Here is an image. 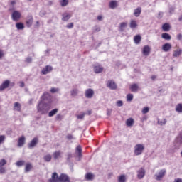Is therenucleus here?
Here are the masks:
<instances>
[{"instance_id":"nucleus-57","label":"nucleus","mask_w":182,"mask_h":182,"mask_svg":"<svg viewBox=\"0 0 182 182\" xmlns=\"http://www.w3.org/2000/svg\"><path fill=\"white\" fill-rule=\"evenodd\" d=\"M112 112H113V110L112 109H107V116H110L112 114Z\"/></svg>"},{"instance_id":"nucleus-62","label":"nucleus","mask_w":182,"mask_h":182,"mask_svg":"<svg viewBox=\"0 0 182 182\" xmlns=\"http://www.w3.org/2000/svg\"><path fill=\"white\" fill-rule=\"evenodd\" d=\"M67 139L68 140H72V139H73V136H72V134H68L67 135Z\"/></svg>"},{"instance_id":"nucleus-46","label":"nucleus","mask_w":182,"mask_h":182,"mask_svg":"<svg viewBox=\"0 0 182 182\" xmlns=\"http://www.w3.org/2000/svg\"><path fill=\"white\" fill-rule=\"evenodd\" d=\"M6 136L5 135H0V144H2L5 141Z\"/></svg>"},{"instance_id":"nucleus-10","label":"nucleus","mask_w":182,"mask_h":182,"mask_svg":"<svg viewBox=\"0 0 182 182\" xmlns=\"http://www.w3.org/2000/svg\"><path fill=\"white\" fill-rule=\"evenodd\" d=\"M92 66L95 73H102L103 72V66L99 64H95Z\"/></svg>"},{"instance_id":"nucleus-21","label":"nucleus","mask_w":182,"mask_h":182,"mask_svg":"<svg viewBox=\"0 0 182 182\" xmlns=\"http://www.w3.org/2000/svg\"><path fill=\"white\" fill-rule=\"evenodd\" d=\"M75 154L78 156L79 160H80V159H82V146H80V145L76 147Z\"/></svg>"},{"instance_id":"nucleus-5","label":"nucleus","mask_w":182,"mask_h":182,"mask_svg":"<svg viewBox=\"0 0 182 182\" xmlns=\"http://www.w3.org/2000/svg\"><path fill=\"white\" fill-rule=\"evenodd\" d=\"M164 176H166V169H161L159 173L154 175V178L156 181H160Z\"/></svg>"},{"instance_id":"nucleus-49","label":"nucleus","mask_w":182,"mask_h":182,"mask_svg":"<svg viewBox=\"0 0 182 182\" xmlns=\"http://www.w3.org/2000/svg\"><path fill=\"white\" fill-rule=\"evenodd\" d=\"M5 164H6V160L1 159L0 161V167H4V166H5Z\"/></svg>"},{"instance_id":"nucleus-32","label":"nucleus","mask_w":182,"mask_h":182,"mask_svg":"<svg viewBox=\"0 0 182 182\" xmlns=\"http://www.w3.org/2000/svg\"><path fill=\"white\" fill-rule=\"evenodd\" d=\"M162 39H165V41H171V36L167 33H162L161 35Z\"/></svg>"},{"instance_id":"nucleus-15","label":"nucleus","mask_w":182,"mask_h":182,"mask_svg":"<svg viewBox=\"0 0 182 182\" xmlns=\"http://www.w3.org/2000/svg\"><path fill=\"white\" fill-rule=\"evenodd\" d=\"M48 182H59V176H58V173H53L51 178L48 180Z\"/></svg>"},{"instance_id":"nucleus-60","label":"nucleus","mask_w":182,"mask_h":182,"mask_svg":"<svg viewBox=\"0 0 182 182\" xmlns=\"http://www.w3.org/2000/svg\"><path fill=\"white\" fill-rule=\"evenodd\" d=\"M175 9H175L174 7H170V9H169V13H170V14H173Z\"/></svg>"},{"instance_id":"nucleus-47","label":"nucleus","mask_w":182,"mask_h":182,"mask_svg":"<svg viewBox=\"0 0 182 182\" xmlns=\"http://www.w3.org/2000/svg\"><path fill=\"white\" fill-rule=\"evenodd\" d=\"M68 0H61L60 1L61 6H66V5H68Z\"/></svg>"},{"instance_id":"nucleus-27","label":"nucleus","mask_w":182,"mask_h":182,"mask_svg":"<svg viewBox=\"0 0 182 182\" xmlns=\"http://www.w3.org/2000/svg\"><path fill=\"white\" fill-rule=\"evenodd\" d=\"M21 103L16 102L14 103V110H16V112H21Z\"/></svg>"},{"instance_id":"nucleus-19","label":"nucleus","mask_w":182,"mask_h":182,"mask_svg":"<svg viewBox=\"0 0 182 182\" xmlns=\"http://www.w3.org/2000/svg\"><path fill=\"white\" fill-rule=\"evenodd\" d=\"M142 53L144 56H149L150 55V47L145 46L143 48Z\"/></svg>"},{"instance_id":"nucleus-11","label":"nucleus","mask_w":182,"mask_h":182,"mask_svg":"<svg viewBox=\"0 0 182 182\" xmlns=\"http://www.w3.org/2000/svg\"><path fill=\"white\" fill-rule=\"evenodd\" d=\"M10 81L9 80H6L2 82V84L0 85V92H3V90H5V89H8L9 87Z\"/></svg>"},{"instance_id":"nucleus-13","label":"nucleus","mask_w":182,"mask_h":182,"mask_svg":"<svg viewBox=\"0 0 182 182\" xmlns=\"http://www.w3.org/2000/svg\"><path fill=\"white\" fill-rule=\"evenodd\" d=\"M146 176V170L144 168H141L137 171V177L139 180H141Z\"/></svg>"},{"instance_id":"nucleus-59","label":"nucleus","mask_w":182,"mask_h":182,"mask_svg":"<svg viewBox=\"0 0 182 182\" xmlns=\"http://www.w3.org/2000/svg\"><path fill=\"white\" fill-rule=\"evenodd\" d=\"M62 119V114H58L56 115V120H61Z\"/></svg>"},{"instance_id":"nucleus-8","label":"nucleus","mask_w":182,"mask_h":182,"mask_svg":"<svg viewBox=\"0 0 182 182\" xmlns=\"http://www.w3.org/2000/svg\"><path fill=\"white\" fill-rule=\"evenodd\" d=\"M95 95V91L92 88L87 89L85 92V96L87 99H92Z\"/></svg>"},{"instance_id":"nucleus-52","label":"nucleus","mask_w":182,"mask_h":182,"mask_svg":"<svg viewBox=\"0 0 182 182\" xmlns=\"http://www.w3.org/2000/svg\"><path fill=\"white\" fill-rule=\"evenodd\" d=\"M85 116H86V113H82V114L77 115V119H82L85 117Z\"/></svg>"},{"instance_id":"nucleus-23","label":"nucleus","mask_w":182,"mask_h":182,"mask_svg":"<svg viewBox=\"0 0 182 182\" xmlns=\"http://www.w3.org/2000/svg\"><path fill=\"white\" fill-rule=\"evenodd\" d=\"M85 180H87V181H92V180H94L95 178V175H93V173H87L85 176Z\"/></svg>"},{"instance_id":"nucleus-2","label":"nucleus","mask_w":182,"mask_h":182,"mask_svg":"<svg viewBox=\"0 0 182 182\" xmlns=\"http://www.w3.org/2000/svg\"><path fill=\"white\" fill-rule=\"evenodd\" d=\"M144 151V145L138 144L134 146V154L135 156H140Z\"/></svg>"},{"instance_id":"nucleus-64","label":"nucleus","mask_w":182,"mask_h":182,"mask_svg":"<svg viewBox=\"0 0 182 182\" xmlns=\"http://www.w3.org/2000/svg\"><path fill=\"white\" fill-rule=\"evenodd\" d=\"M174 182H182V179L181 178H176L174 180Z\"/></svg>"},{"instance_id":"nucleus-36","label":"nucleus","mask_w":182,"mask_h":182,"mask_svg":"<svg viewBox=\"0 0 182 182\" xmlns=\"http://www.w3.org/2000/svg\"><path fill=\"white\" fill-rule=\"evenodd\" d=\"M140 14H141V8L139 7L134 10V16L139 17L140 16Z\"/></svg>"},{"instance_id":"nucleus-61","label":"nucleus","mask_w":182,"mask_h":182,"mask_svg":"<svg viewBox=\"0 0 182 182\" xmlns=\"http://www.w3.org/2000/svg\"><path fill=\"white\" fill-rule=\"evenodd\" d=\"M4 50H0V59H2L4 58Z\"/></svg>"},{"instance_id":"nucleus-22","label":"nucleus","mask_w":182,"mask_h":182,"mask_svg":"<svg viewBox=\"0 0 182 182\" xmlns=\"http://www.w3.org/2000/svg\"><path fill=\"white\" fill-rule=\"evenodd\" d=\"M26 26L28 28H31L32 26V23H33V17L32 16H28L27 18V20L26 21Z\"/></svg>"},{"instance_id":"nucleus-33","label":"nucleus","mask_w":182,"mask_h":182,"mask_svg":"<svg viewBox=\"0 0 182 182\" xmlns=\"http://www.w3.org/2000/svg\"><path fill=\"white\" fill-rule=\"evenodd\" d=\"M78 94L79 90L77 88H74L70 91V95L73 96V97L77 96Z\"/></svg>"},{"instance_id":"nucleus-17","label":"nucleus","mask_w":182,"mask_h":182,"mask_svg":"<svg viewBox=\"0 0 182 182\" xmlns=\"http://www.w3.org/2000/svg\"><path fill=\"white\" fill-rule=\"evenodd\" d=\"M129 89L131 90V92H132L133 93H137L139 92V85L137 84H132L130 85Z\"/></svg>"},{"instance_id":"nucleus-53","label":"nucleus","mask_w":182,"mask_h":182,"mask_svg":"<svg viewBox=\"0 0 182 182\" xmlns=\"http://www.w3.org/2000/svg\"><path fill=\"white\" fill-rule=\"evenodd\" d=\"M117 106H118V107H122V106H123V101H122V100L117 101Z\"/></svg>"},{"instance_id":"nucleus-14","label":"nucleus","mask_w":182,"mask_h":182,"mask_svg":"<svg viewBox=\"0 0 182 182\" xmlns=\"http://www.w3.org/2000/svg\"><path fill=\"white\" fill-rule=\"evenodd\" d=\"M59 182H70V180L69 179V176L65 173H62L59 176Z\"/></svg>"},{"instance_id":"nucleus-37","label":"nucleus","mask_w":182,"mask_h":182,"mask_svg":"<svg viewBox=\"0 0 182 182\" xmlns=\"http://www.w3.org/2000/svg\"><path fill=\"white\" fill-rule=\"evenodd\" d=\"M162 29L163 31H164V32H168V31H170V24L168 23H164L163 26H162Z\"/></svg>"},{"instance_id":"nucleus-63","label":"nucleus","mask_w":182,"mask_h":182,"mask_svg":"<svg viewBox=\"0 0 182 182\" xmlns=\"http://www.w3.org/2000/svg\"><path fill=\"white\" fill-rule=\"evenodd\" d=\"M177 39H178V41H181V39H182V35H181V34H178V35L177 36Z\"/></svg>"},{"instance_id":"nucleus-54","label":"nucleus","mask_w":182,"mask_h":182,"mask_svg":"<svg viewBox=\"0 0 182 182\" xmlns=\"http://www.w3.org/2000/svg\"><path fill=\"white\" fill-rule=\"evenodd\" d=\"M56 92H59L58 88H51L50 89V92L51 93H56Z\"/></svg>"},{"instance_id":"nucleus-41","label":"nucleus","mask_w":182,"mask_h":182,"mask_svg":"<svg viewBox=\"0 0 182 182\" xmlns=\"http://www.w3.org/2000/svg\"><path fill=\"white\" fill-rule=\"evenodd\" d=\"M176 112L182 113V104H178L176 107Z\"/></svg>"},{"instance_id":"nucleus-3","label":"nucleus","mask_w":182,"mask_h":182,"mask_svg":"<svg viewBox=\"0 0 182 182\" xmlns=\"http://www.w3.org/2000/svg\"><path fill=\"white\" fill-rule=\"evenodd\" d=\"M52 97L48 92H44L41 96L40 102H43L44 103H51Z\"/></svg>"},{"instance_id":"nucleus-1","label":"nucleus","mask_w":182,"mask_h":182,"mask_svg":"<svg viewBox=\"0 0 182 182\" xmlns=\"http://www.w3.org/2000/svg\"><path fill=\"white\" fill-rule=\"evenodd\" d=\"M50 109H52V102L40 101L37 105V110L41 114H47Z\"/></svg>"},{"instance_id":"nucleus-7","label":"nucleus","mask_w":182,"mask_h":182,"mask_svg":"<svg viewBox=\"0 0 182 182\" xmlns=\"http://www.w3.org/2000/svg\"><path fill=\"white\" fill-rule=\"evenodd\" d=\"M38 143H39V139H38V137H34L31 142L28 144V149H33L34 147H36Z\"/></svg>"},{"instance_id":"nucleus-26","label":"nucleus","mask_w":182,"mask_h":182,"mask_svg":"<svg viewBox=\"0 0 182 182\" xmlns=\"http://www.w3.org/2000/svg\"><path fill=\"white\" fill-rule=\"evenodd\" d=\"M134 42L136 43V45H139L140 42H141V36L136 35L134 37Z\"/></svg>"},{"instance_id":"nucleus-18","label":"nucleus","mask_w":182,"mask_h":182,"mask_svg":"<svg viewBox=\"0 0 182 182\" xmlns=\"http://www.w3.org/2000/svg\"><path fill=\"white\" fill-rule=\"evenodd\" d=\"M25 141H26L25 136H20L18 141V146L23 147V145L25 144Z\"/></svg>"},{"instance_id":"nucleus-44","label":"nucleus","mask_w":182,"mask_h":182,"mask_svg":"<svg viewBox=\"0 0 182 182\" xmlns=\"http://www.w3.org/2000/svg\"><path fill=\"white\" fill-rule=\"evenodd\" d=\"M25 164V161H18L16 163V165L17 166V167H22V166H23Z\"/></svg>"},{"instance_id":"nucleus-39","label":"nucleus","mask_w":182,"mask_h":182,"mask_svg":"<svg viewBox=\"0 0 182 182\" xmlns=\"http://www.w3.org/2000/svg\"><path fill=\"white\" fill-rule=\"evenodd\" d=\"M54 160H58L60 157V151H55L53 154Z\"/></svg>"},{"instance_id":"nucleus-31","label":"nucleus","mask_w":182,"mask_h":182,"mask_svg":"<svg viewBox=\"0 0 182 182\" xmlns=\"http://www.w3.org/2000/svg\"><path fill=\"white\" fill-rule=\"evenodd\" d=\"M129 27L131 29H136L137 28V21L131 20Z\"/></svg>"},{"instance_id":"nucleus-40","label":"nucleus","mask_w":182,"mask_h":182,"mask_svg":"<svg viewBox=\"0 0 182 182\" xmlns=\"http://www.w3.org/2000/svg\"><path fill=\"white\" fill-rule=\"evenodd\" d=\"M117 2L116 1H112L109 3V8L111 9H114V8H117Z\"/></svg>"},{"instance_id":"nucleus-35","label":"nucleus","mask_w":182,"mask_h":182,"mask_svg":"<svg viewBox=\"0 0 182 182\" xmlns=\"http://www.w3.org/2000/svg\"><path fill=\"white\" fill-rule=\"evenodd\" d=\"M58 112H59V109L58 108H55V109L51 110L48 113L49 117H53V116H55V114H56V113H58Z\"/></svg>"},{"instance_id":"nucleus-30","label":"nucleus","mask_w":182,"mask_h":182,"mask_svg":"<svg viewBox=\"0 0 182 182\" xmlns=\"http://www.w3.org/2000/svg\"><path fill=\"white\" fill-rule=\"evenodd\" d=\"M16 28H17L18 31H22V29H25V26L23 25V23L18 22L16 23Z\"/></svg>"},{"instance_id":"nucleus-56","label":"nucleus","mask_w":182,"mask_h":182,"mask_svg":"<svg viewBox=\"0 0 182 182\" xmlns=\"http://www.w3.org/2000/svg\"><path fill=\"white\" fill-rule=\"evenodd\" d=\"M66 28H68V29H72L73 28V23H70L66 26Z\"/></svg>"},{"instance_id":"nucleus-16","label":"nucleus","mask_w":182,"mask_h":182,"mask_svg":"<svg viewBox=\"0 0 182 182\" xmlns=\"http://www.w3.org/2000/svg\"><path fill=\"white\" fill-rule=\"evenodd\" d=\"M72 157H73V155L72 154V153L68 152L67 154V163H68L70 168L73 170V163L70 162V159H72Z\"/></svg>"},{"instance_id":"nucleus-42","label":"nucleus","mask_w":182,"mask_h":182,"mask_svg":"<svg viewBox=\"0 0 182 182\" xmlns=\"http://www.w3.org/2000/svg\"><path fill=\"white\" fill-rule=\"evenodd\" d=\"M43 159L46 161L49 162L50 160H52V155L48 154L47 155L44 156Z\"/></svg>"},{"instance_id":"nucleus-58","label":"nucleus","mask_w":182,"mask_h":182,"mask_svg":"<svg viewBox=\"0 0 182 182\" xmlns=\"http://www.w3.org/2000/svg\"><path fill=\"white\" fill-rule=\"evenodd\" d=\"M11 8L9 9V11H14V5H15V1H11Z\"/></svg>"},{"instance_id":"nucleus-38","label":"nucleus","mask_w":182,"mask_h":182,"mask_svg":"<svg viewBox=\"0 0 182 182\" xmlns=\"http://www.w3.org/2000/svg\"><path fill=\"white\" fill-rule=\"evenodd\" d=\"M126 26H127V23H125V22H122L120 23V26H119V32H123V31H124V28H126Z\"/></svg>"},{"instance_id":"nucleus-34","label":"nucleus","mask_w":182,"mask_h":182,"mask_svg":"<svg viewBox=\"0 0 182 182\" xmlns=\"http://www.w3.org/2000/svg\"><path fill=\"white\" fill-rule=\"evenodd\" d=\"M126 124L129 127L133 126V124H134V119H133L132 118H129V119H127Z\"/></svg>"},{"instance_id":"nucleus-28","label":"nucleus","mask_w":182,"mask_h":182,"mask_svg":"<svg viewBox=\"0 0 182 182\" xmlns=\"http://www.w3.org/2000/svg\"><path fill=\"white\" fill-rule=\"evenodd\" d=\"M157 123L159 126H166V123H167V119H157Z\"/></svg>"},{"instance_id":"nucleus-55","label":"nucleus","mask_w":182,"mask_h":182,"mask_svg":"<svg viewBox=\"0 0 182 182\" xmlns=\"http://www.w3.org/2000/svg\"><path fill=\"white\" fill-rule=\"evenodd\" d=\"M26 62L27 63H32V57H28L26 59Z\"/></svg>"},{"instance_id":"nucleus-9","label":"nucleus","mask_w":182,"mask_h":182,"mask_svg":"<svg viewBox=\"0 0 182 182\" xmlns=\"http://www.w3.org/2000/svg\"><path fill=\"white\" fill-rule=\"evenodd\" d=\"M53 70V67L50 65H46L41 70L42 75H48V73H50Z\"/></svg>"},{"instance_id":"nucleus-25","label":"nucleus","mask_w":182,"mask_h":182,"mask_svg":"<svg viewBox=\"0 0 182 182\" xmlns=\"http://www.w3.org/2000/svg\"><path fill=\"white\" fill-rule=\"evenodd\" d=\"M62 21H63L64 22H67V21L71 18V16L69 13H64L62 15Z\"/></svg>"},{"instance_id":"nucleus-43","label":"nucleus","mask_w":182,"mask_h":182,"mask_svg":"<svg viewBox=\"0 0 182 182\" xmlns=\"http://www.w3.org/2000/svg\"><path fill=\"white\" fill-rule=\"evenodd\" d=\"M118 182H126V176L121 175L118 177Z\"/></svg>"},{"instance_id":"nucleus-4","label":"nucleus","mask_w":182,"mask_h":182,"mask_svg":"<svg viewBox=\"0 0 182 182\" xmlns=\"http://www.w3.org/2000/svg\"><path fill=\"white\" fill-rule=\"evenodd\" d=\"M21 16H22V14H21V12L18 11H14L11 14V19L14 22H18L21 19Z\"/></svg>"},{"instance_id":"nucleus-29","label":"nucleus","mask_w":182,"mask_h":182,"mask_svg":"<svg viewBox=\"0 0 182 182\" xmlns=\"http://www.w3.org/2000/svg\"><path fill=\"white\" fill-rule=\"evenodd\" d=\"M33 166L31 163H27L25 167V173H29L32 170Z\"/></svg>"},{"instance_id":"nucleus-48","label":"nucleus","mask_w":182,"mask_h":182,"mask_svg":"<svg viewBox=\"0 0 182 182\" xmlns=\"http://www.w3.org/2000/svg\"><path fill=\"white\" fill-rule=\"evenodd\" d=\"M149 110H150V109L148 107H144L143 109H142V113L144 114H146L147 113H149Z\"/></svg>"},{"instance_id":"nucleus-20","label":"nucleus","mask_w":182,"mask_h":182,"mask_svg":"<svg viewBox=\"0 0 182 182\" xmlns=\"http://www.w3.org/2000/svg\"><path fill=\"white\" fill-rule=\"evenodd\" d=\"M171 49V44L166 43L162 46V50L164 52H168Z\"/></svg>"},{"instance_id":"nucleus-45","label":"nucleus","mask_w":182,"mask_h":182,"mask_svg":"<svg viewBox=\"0 0 182 182\" xmlns=\"http://www.w3.org/2000/svg\"><path fill=\"white\" fill-rule=\"evenodd\" d=\"M133 100V94L127 95V102H132Z\"/></svg>"},{"instance_id":"nucleus-51","label":"nucleus","mask_w":182,"mask_h":182,"mask_svg":"<svg viewBox=\"0 0 182 182\" xmlns=\"http://www.w3.org/2000/svg\"><path fill=\"white\" fill-rule=\"evenodd\" d=\"M93 32H100V27L95 26L93 28Z\"/></svg>"},{"instance_id":"nucleus-24","label":"nucleus","mask_w":182,"mask_h":182,"mask_svg":"<svg viewBox=\"0 0 182 182\" xmlns=\"http://www.w3.org/2000/svg\"><path fill=\"white\" fill-rule=\"evenodd\" d=\"M182 54V49L178 48L173 51V58H178Z\"/></svg>"},{"instance_id":"nucleus-12","label":"nucleus","mask_w":182,"mask_h":182,"mask_svg":"<svg viewBox=\"0 0 182 182\" xmlns=\"http://www.w3.org/2000/svg\"><path fill=\"white\" fill-rule=\"evenodd\" d=\"M107 87L111 89V90H116L117 89V85H116V82H114L113 80H109L107 84Z\"/></svg>"},{"instance_id":"nucleus-50","label":"nucleus","mask_w":182,"mask_h":182,"mask_svg":"<svg viewBox=\"0 0 182 182\" xmlns=\"http://www.w3.org/2000/svg\"><path fill=\"white\" fill-rule=\"evenodd\" d=\"M6 169L4 166H0V174H5Z\"/></svg>"},{"instance_id":"nucleus-6","label":"nucleus","mask_w":182,"mask_h":182,"mask_svg":"<svg viewBox=\"0 0 182 182\" xmlns=\"http://www.w3.org/2000/svg\"><path fill=\"white\" fill-rule=\"evenodd\" d=\"M175 149H180L182 146V132L180 134V136H178L174 142Z\"/></svg>"}]
</instances>
